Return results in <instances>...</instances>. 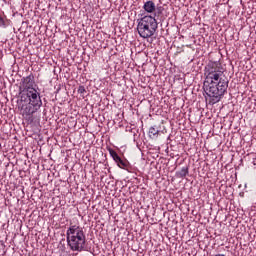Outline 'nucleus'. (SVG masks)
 <instances>
[{"label":"nucleus","mask_w":256,"mask_h":256,"mask_svg":"<svg viewBox=\"0 0 256 256\" xmlns=\"http://www.w3.org/2000/svg\"><path fill=\"white\" fill-rule=\"evenodd\" d=\"M142 9L145 11V13H148V15H153L154 19H159L163 15V7L156 6L155 2L152 0H148L144 3Z\"/></svg>","instance_id":"39448f33"},{"label":"nucleus","mask_w":256,"mask_h":256,"mask_svg":"<svg viewBox=\"0 0 256 256\" xmlns=\"http://www.w3.org/2000/svg\"><path fill=\"white\" fill-rule=\"evenodd\" d=\"M20 102L25 103L21 106L22 117L33 123V115L43 106L41 93L35 89V76L33 74L23 77L21 80Z\"/></svg>","instance_id":"f03ea898"},{"label":"nucleus","mask_w":256,"mask_h":256,"mask_svg":"<svg viewBox=\"0 0 256 256\" xmlns=\"http://www.w3.org/2000/svg\"><path fill=\"white\" fill-rule=\"evenodd\" d=\"M149 133H150V135H159V130H157V129H155V127H151L150 129H149Z\"/></svg>","instance_id":"1a4fd4ad"},{"label":"nucleus","mask_w":256,"mask_h":256,"mask_svg":"<svg viewBox=\"0 0 256 256\" xmlns=\"http://www.w3.org/2000/svg\"><path fill=\"white\" fill-rule=\"evenodd\" d=\"M6 16L5 14H0V27H7V24L5 23Z\"/></svg>","instance_id":"6e6552de"},{"label":"nucleus","mask_w":256,"mask_h":256,"mask_svg":"<svg viewBox=\"0 0 256 256\" xmlns=\"http://www.w3.org/2000/svg\"><path fill=\"white\" fill-rule=\"evenodd\" d=\"M189 175V167H182L180 171L177 172V177H187Z\"/></svg>","instance_id":"0eeeda50"},{"label":"nucleus","mask_w":256,"mask_h":256,"mask_svg":"<svg viewBox=\"0 0 256 256\" xmlns=\"http://www.w3.org/2000/svg\"><path fill=\"white\" fill-rule=\"evenodd\" d=\"M66 239L68 247L72 251H83L85 249V243L87 238L85 237V232L83 228L78 225H71L66 231Z\"/></svg>","instance_id":"7ed1b4c3"},{"label":"nucleus","mask_w":256,"mask_h":256,"mask_svg":"<svg viewBox=\"0 0 256 256\" xmlns=\"http://www.w3.org/2000/svg\"><path fill=\"white\" fill-rule=\"evenodd\" d=\"M220 62L210 61L204 68V93L209 105H215L223 99L229 87V80Z\"/></svg>","instance_id":"f257e3e1"},{"label":"nucleus","mask_w":256,"mask_h":256,"mask_svg":"<svg viewBox=\"0 0 256 256\" xmlns=\"http://www.w3.org/2000/svg\"><path fill=\"white\" fill-rule=\"evenodd\" d=\"M110 156L115 161V163L118 165L120 169H127L129 167V161L123 160L119 157V154L112 148L108 149Z\"/></svg>","instance_id":"423d86ee"},{"label":"nucleus","mask_w":256,"mask_h":256,"mask_svg":"<svg viewBox=\"0 0 256 256\" xmlns=\"http://www.w3.org/2000/svg\"><path fill=\"white\" fill-rule=\"evenodd\" d=\"M78 93L80 95H85V93H87V90H85V86H79Z\"/></svg>","instance_id":"9d476101"},{"label":"nucleus","mask_w":256,"mask_h":256,"mask_svg":"<svg viewBox=\"0 0 256 256\" xmlns=\"http://www.w3.org/2000/svg\"><path fill=\"white\" fill-rule=\"evenodd\" d=\"M157 27V18L153 17L152 15H145L138 19L137 31L140 37L143 39L153 37L157 31Z\"/></svg>","instance_id":"20e7f679"}]
</instances>
